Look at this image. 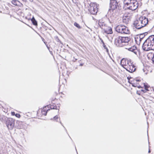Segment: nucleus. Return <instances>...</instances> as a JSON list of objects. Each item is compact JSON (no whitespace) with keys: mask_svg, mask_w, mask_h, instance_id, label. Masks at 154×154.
Instances as JSON below:
<instances>
[{"mask_svg":"<svg viewBox=\"0 0 154 154\" xmlns=\"http://www.w3.org/2000/svg\"><path fill=\"white\" fill-rule=\"evenodd\" d=\"M142 48L144 51L154 50V35L149 36L143 44Z\"/></svg>","mask_w":154,"mask_h":154,"instance_id":"obj_1","label":"nucleus"},{"mask_svg":"<svg viewBox=\"0 0 154 154\" xmlns=\"http://www.w3.org/2000/svg\"><path fill=\"white\" fill-rule=\"evenodd\" d=\"M148 20L145 17L141 16L137 18L133 23L134 28L139 29L145 26L148 23Z\"/></svg>","mask_w":154,"mask_h":154,"instance_id":"obj_2","label":"nucleus"},{"mask_svg":"<svg viewBox=\"0 0 154 154\" xmlns=\"http://www.w3.org/2000/svg\"><path fill=\"white\" fill-rule=\"evenodd\" d=\"M117 8L118 9H121V5L119 1H118L116 0H110L109 11L112 10L113 11V10Z\"/></svg>","mask_w":154,"mask_h":154,"instance_id":"obj_3","label":"nucleus"},{"mask_svg":"<svg viewBox=\"0 0 154 154\" xmlns=\"http://www.w3.org/2000/svg\"><path fill=\"white\" fill-rule=\"evenodd\" d=\"M89 6V10L90 13L93 15L96 14L98 11V5L97 4L95 3L91 2Z\"/></svg>","mask_w":154,"mask_h":154,"instance_id":"obj_4","label":"nucleus"},{"mask_svg":"<svg viewBox=\"0 0 154 154\" xmlns=\"http://www.w3.org/2000/svg\"><path fill=\"white\" fill-rule=\"evenodd\" d=\"M15 121V119L11 118H6V124L9 130H12L13 129L14 126Z\"/></svg>","mask_w":154,"mask_h":154,"instance_id":"obj_5","label":"nucleus"},{"mask_svg":"<svg viewBox=\"0 0 154 154\" xmlns=\"http://www.w3.org/2000/svg\"><path fill=\"white\" fill-rule=\"evenodd\" d=\"M138 2L135 0H133L129 6L127 7V9H128L131 10H135L137 7L138 6L137 5Z\"/></svg>","mask_w":154,"mask_h":154,"instance_id":"obj_6","label":"nucleus"},{"mask_svg":"<svg viewBox=\"0 0 154 154\" xmlns=\"http://www.w3.org/2000/svg\"><path fill=\"white\" fill-rule=\"evenodd\" d=\"M120 36L116 37L115 39V44L117 47H122L126 45V44H123L122 43Z\"/></svg>","mask_w":154,"mask_h":154,"instance_id":"obj_7","label":"nucleus"},{"mask_svg":"<svg viewBox=\"0 0 154 154\" xmlns=\"http://www.w3.org/2000/svg\"><path fill=\"white\" fill-rule=\"evenodd\" d=\"M124 68L127 71L131 73L135 71L136 69L135 66L132 63H131V65H129L128 66H127L126 67H124Z\"/></svg>","mask_w":154,"mask_h":154,"instance_id":"obj_8","label":"nucleus"},{"mask_svg":"<svg viewBox=\"0 0 154 154\" xmlns=\"http://www.w3.org/2000/svg\"><path fill=\"white\" fill-rule=\"evenodd\" d=\"M128 51H131L134 53L136 55H137V53L138 52L139 54L140 55V51L139 49H138L137 47L135 46H133L131 48L128 49Z\"/></svg>","mask_w":154,"mask_h":154,"instance_id":"obj_9","label":"nucleus"},{"mask_svg":"<svg viewBox=\"0 0 154 154\" xmlns=\"http://www.w3.org/2000/svg\"><path fill=\"white\" fill-rule=\"evenodd\" d=\"M120 38L121 40L122 43L123 44L124 43H127L130 41L131 38L128 37H121Z\"/></svg>","mask_w":154,"mask_h":154,"instance_id":"obj_10","label":"nucleus"},{"mask_svg":"<svg viewBox=\"0 0 154 154\" xmlns=\"http://www.w3.org/2000/svg\"><path fill=\"white\" fill-rule=\"evenodd\" d=\"M133 0H124L123 1L124 4L125 5L124 8H125V10L127 9V7L129 6L131 3L132 2Z\"/></svg>","mask_w":154,"mask_h":154,"instance_id":"obj_11","label":"nucleus"},{"mask_svg":"<svg viewBox=\"0 0 154 154\" xmlns=\"http://www.w3.org/2000/svg\"><path fill=\"white\" fill-rule=\"evenodd\" d=\"M12 3L15 6L21 7L23 5L22 4L17 0H12Z\"/></svg>","mask_w":154,"mask_h":154,"instance_id":"obj_12","label":"nucleus"},{"mask_svg":"<svg viewBox=\"0 0 154 154\" xmlns=\"http://www.w3.org/2000/svg\"><path fill=\"white\" fill-rule=\"evenodd\" d=\"M124 61H125V67H127V66H128L127 65H131V60H125V59H122L121 61V63H122V62H123Z\"/></svg>","mask_w":154,"mask_h":154,"instance_id":"obj_13","label":"nucleus"},{"mask_svg":"<svg viewBox=\"0 0 154 154\" xmlns=\"http://www.w3.org/2000/svg\"><path fill=\"white\" fill-rule=\"evenodd\" d=\"M129 21H130V19L128 17H123V23H125V24H127L128 23Z\"/></svg>","mask_w":154,"mask_h":154,"instance_id":"obj_14","label":"nucleus"},{"mask_svg":"<svg viewBox=\"0 0 154 154\" xmlns=\"http://www.w3.org/2000/svg\"><path fill=\"white\" fill-rule=\"evenodd\" d=\"M29 20H31L32 22V23L35 26H37V25H38L37 22V21L35 20V18L34 17H32V18L29 19Z\"/></svg>","mask_w":154,"mask_h":154,"instance_id":"obj_15","label":"nucleus"},{"mask_svg":"<svg viewBox=\"0 0 154 154\" xmlns=\"http://www.w3.org/2000/svg\"><path fill=\"white\" fill-rule=\"evenodd\" d=\"M123 31L122 33L127 34L129 33L130 32V31L128 28L125 26H124Z\"/></svg>","mask_w":154,"mask_h":154,"instance_id":"obj_16","label":"nucleus"},{"mask_svg":"<svg viewBox=\"0 0 154 154\" xmlns=\"http://www.w3.org/2000/svg\"><path fill=\"white\" fill-rule=\"evenodd\" d=\"M104 32L107 34H111L112 33V29L110 27H109L108 29L104 30Z\"/></svg>","mask_w":154,"mask_h":154,"instance_id":"obj_17","label":"nucleus"},{"mask_svg":"<svg viewBox=\"0 0 154 154\" xmlns=\"http://www.w3.org/2000/svg\"><path fill=\"white\" fill-rule=\"evenodd\" d=\"M122 25H118L115 28L116 31L119 33H120L121 31L122 30Z\"/></svg>","mask_w":154,"mask_h":154,"instance_id":"obj_18","label":"nucleus"},{"mask_svg":"<svg viewBox=\"0 0 154 154\" xmlns=\"http://www.w3.org/2000/svg\"><path fill=\"white\" fill-rule=\"evenodd\" d=\"M100 40L101 41L102 43L103 44V47L106 50V51L107 53H108L109 52V50H108V49L106 47V45H105V43H104L103 41V40H102V39L101 38H100Z\"/></svg>","mask_w":154,"mask_h":154,"instance_id":"obj_19","label":"nucleus"},{"mask_svg":"<svg viewBox=\"0 0 154 154\" xmlns=\"http://www.w3.org/2000/svg\"><path fill=\"white\" fill-rule=\"evenodd\" d=\"M144 35H143L142 34H140L139 35H137V38H139V41L140 42H141L142 40L143 39V38H144Z\"/></svg>","mask_w":154,"mask_h":154,"instance_id":"obj_20","label":"nucleus"},{"mask_svg":"<svg viewBox=\"0 0 154 154\" xmlns=\"http://www.w3.org/2000/svg\"><path fill=\"white\" fill-rule=\"evenodd\" d=\"M140 81V80L139 79H138L137 78H135L134 79H133V80L131 81V82L134 83L136 84H138V82H139Z\"/></svg>","mask_w":154,"mask_h":154,"instance_id":"obj_21","label":"nucleus"},{"mask_svg":"<svg viewBox=\"0 0 154 154\" xmlns=\"http://www.w3.org/2000/svg\"><path fill=\"white\" fill-rule=\"evenodd\" d=\"M50 107L51 109H57V107L55 104H53V105H51Z\"/></svg>","mask_w":154,"mask_h":154,"instance_id":"obj_22","label":"nucleus"},{"mask_svg":"<svg viewBox=\"0 0 154 154\" xmlns=\"http://www.w3.org/2000/svg\"><path fill=\"white\" fill-rule=\"evenodd\" d=\"M149 90H146L145 89H141V91H137V94L139 95H140V94L138 92H140H140H142L143 93H146L147 92V91H149Z\"/></svg>","mask_w":154,"mask_h":154,"instance_id":"obj_23","label":"nucleus"},{"mask_svg":"<svg viewBox=\"0 0 154 154\" xmlns=\"http://www.w3.org/2000/svg\"><path fill=\"white\" fill-rule=\"evenodd\" d=\"M45 108H46V107H44L43 109L42 110V112L43 115L46 116L47 113V112L46 111V109H45Z\"/></svg>","mask_w":154,"mask_h":154,"instance_id":"obj_24","label":"nucleus"},{"mask_svg":"<svg viewBox=\"0 0 154 154\" xmlns=\"http://www.w3.org/2000/svg\"><path fill=\"white\" fill-rule=\"evenodd\" d=\"M6 118H7V117L2 116H0V120L1 121H3V120H5L6 121Z\"/></svg>","mask_w":154,"mask_h":154,"instance_id":"obj_25","label":"nucleus"},{"mask_svg":"<svg viewBox=\"0 0 154 154\" xmlns=\"http://www.w3.org/2000/svg\"><path fill=\"white\" fill-rule=\"evenodd\" d=\"M74 25L75 26L79 29H80L82 28V27L80 26L76 22H75L74 23Z\"/></svg>","mask_w":154,"mask_h":154,"instance_id":"obj_26","label":"nucleus"},{"mask_svg":"<svg viewBox=\"0 0 154 154\" xmlns=\"http://www.w3.org/2000/svg\"><path fill=\"white\" fill-rule=\"evenodd\" d=\"M131 84L132 85V86L134 87H137L138 86V85L139 84H136L133 82H131Z\"/></svg>","mask_w":154,"mask_h":154,"instance_id":"obj_27","label":"nucleus"},{"mask_svg":"<svg viewBox=\"0 0 154 154\" xmlns=\"http://www.w3.org/2000/svg\"><path fill=\"white\" fill-rule=\"evenodd\" d=\"M103 25L104 26L105 25V24L104 23H102L100 22H99V25L100 27L102 29H103Z\"/></svg>","mask_w":154,"mask_h":154,"instance_id":"obj_28","label":"nucleus"},{"mask_svg":"<svg viewBox=\"0 0 154 154\" xmlns=\"http://www.w3.org/2000/svg\"><path fill=\"white\" fill-rule=\"evenodd\" d=\"M58 116L56 115L54 117V118H53V119H52L53 120H57L58 119Z\"/></svg>","mask_w":154,"mask_h":154,"instance_id":"obj_29","label":"nucleus"},{"mask_svg":"<svg viewBox=\"0 0 154 154\" xmlns=\"http://www.w3.org/2000/svg\"><path fill=\"white\" fill-rule=\"evenodd\" d=\"M144 87L145 89L146 90H148V88H149V87L147 85H146L144 83Z\"/></svg>","mask_w":154,"mask_h":154,"instance_id":"obj_30","label":"nucleus"},{"mask_svg":"<svg viewBox=\"0 0 154 154\" xmlns=\"http://www.w3.org/2000/svg\"><path fill=\"white\" fill-rule=\"evenodd\" d=\"M124 26H122V30L121 31L120 33H122L124 31L123 30L124 29Z\"/></svg>","mask_w":154,"mask_h":154,"instance_id":"obj_31","label":"nucleus"},{"mask_svg":"<svg viewBox=\"0 0 154 154\" xmlns=\"http://www.w3.org/2000/svg\"><path fill=\"white\" fill-rule=\"evenodd\" d=\"M15 116L17 117V118H19L20 117V114H18V113H16L15 114Z\"/></svg>","mask_w":154,"mask_h":154,"instance_id":"obj_32","label":"nucleus"},{"mask_svg":"<svg viewBox=\"0 0 154 154\" xmlns=\"http://www.w3.org/2000/svg\"><path fill=\"white\" fill-rule=\"evenodd\" d=\"M148 33L147 32H145L144 33H141V34H142L143 35H144V37H145V36L147 35L148 34Z\"/></svg>","mask_w":154,"mask_h":154,"instance_id":"obj_33","label":"nucleus"},{"mask_svg":"<svg viewBox=\"0 0 154 154\" xmlns=\"http://www.w3.org/2000/svg\"><path fill=\"white\" fill-rule=\"evenodd\" d=\"M127 78L128 79V82H129V81H130V79H132V78L131 77H127Z\"/></svg>","mask_w":154,"mask_h":154,"instance_id":"obj_34","label":"nucleus"},{"mask_svg":"<svg viewBox=\"0 0 154 154\" xmlns=\"http://www.w3.org/2000/svg\"><path fill=\"white\" fill-rule=\"evenodd\" d=\"M152 61L153 63H154V54L153 55V57L152 58Z\"/></svg>","mask_w":154,"mask_h":154,"instance_id":"obj_35","label":"nucleus"},{"mask_svg":"<svg viewBox=\"0 0 154 154\" xmlns=\"http://www.w3.org/2000/svg\"><path fill=\"white\" fill-rule=\"evenodd\" d=\"M125 61H124L123 62H122V63H121L122 66L125 65Z\"/></svg>","mask_w":154,"mask_h":154,"instance_id":"obj_36","label":"nucleus"},{"mask_svg":"<svg viewBox=\"0 0 154 154\" xmlns=\"http://www.w3.org/2000/svg\"><path fill=\"white\" fill-rule=\"evenodd\" d=\"M45 45H46V46L47 47V48H48V50H49V51H50V48H49V47H48V45L47 44H45Z\"/></svg>","mask_w":154,"mask_h":154,"instance_id":"obj_37","label":"nucleus"},{"mask_svg":"<svg viewBox=\"0 0 154 154\" xmlns=\"http://www.w3.org/2000/svg\"><path fill=\"white\" fill-rule=\"evenodd\" d=\"M56 38H57V41L58 42H59L60 41V40L58 38V37H56Z\"/></svg>","mask_w":154,"mask_h":154,"instance_id":"obj_38","label":"nucleus"},{"mask_svg":"<svg viewBox=\"0 0 154 154\" xmlns=\"http://www.w3.org/2000/svg\"><path fill=\"white\" fill-rule=\"evenodd\" d=\"M15 112H11V115L13 116H14V115H15Z\"/></svg>","mask_w":154,"mask_h":154,"instance_id":"obj_39","label":"nucleus"},{"mask_svg":"<svg viewBox=\"0 0 154 154\" xmlns=\"http://www.w3.org/2000/svg\"><path fill=\"white\" fill-rule=\"evenodd\" d=\"M137 87H138V88H143V87H142L140 85H139L138 86H138H137Z\"/></svg>","mask_w":154,"mask_h":154,"instance_id":"obj_40","label":"nucleus"},{"mask_svg":"<svg viewBox=\"0 0 154 154\" xmlns=\"http://www.w3.org/2000/svg\"><path fill=\"white\" fill-rule=\"evenodd\" d=\"M60 122V123L61 124V125L64 127V128H65V129L66 131H67V130L64 127V126L63 125L62 123H61V122Z\"/></svg>","mask_w":154,"mask_h":154,"instance_id":"obj_41","label":"nucleus"},{"mask_svg":"<svg viewBox=\"0 0 154 154\" xmlns=\"http://www.w3.org/2000/svg\"><path fill=\"white\" fill-rule=\"evenodd\" d=\"M83 63H81L80 64L79 66H83Z\"/></svg>","mask_w":154,"mask_h":154,"instance_id":"obj_42","label":"nucleus"},{"mask_svg":"<svg viewBox=\"0 0 154 154\" xmlns=\"http://www.w3.org/2000/svg\"><path fill=\"white\" fill-rule=\"evenodd\" d=\"M77 60V59H74V60H73V61H74V62H75V61L76 60Z\"/></svg>","mask_w":154,"mask_h":154,"instance_id":"obj_43","label":"nucleus"},{"mask_svg":"<svg viewBox=\"0 0 154 154\" xmlns=\"http://www.w3.org/2000/svg\"><path fill=\"white\" fill-rule=\"evenodd\" d=\"M151 152V150H150V149H149V151H148V153H149Z\"/></svg>","mask_w":154,"mask_h":154,"instance_id":"obj_44","label":"nucleus"},{"mask_svg":"<svg viewBox=\"0 0 154 154\" xmlns=\"http://www.w3.org/2000/svg\"><path fill=\"white\" fill-rule=\"evenodd\" d=\"M131 80H130V81H131ZM129 82V83L130 84H131V81H129V82Z\"/></svg>","mask_w":154,"mask_h":154,"instance_id":"obj_45","label":"nucleus"},{"mask_svg":"<svg viewBox=\"0 0 154 154\" xmlns=\"http://www.w3.org/2000/svg\"><path fill=\"white\" fill-rule=\"evenodd\" d=\"M49 110V109H47V111H48V110Z\"/></svg>","mask_w":154,"mask_h":154,"instance_id":"obj_46","label":"nucleus"},{"mask_svg":"<svg viewBox=\"0 0 154 154\" xmlns=\"http://www.w3.org/2000/svg\"><path fill=\"white\" fill-rule=\"evenodd\" d=\"M147 133L148 132V131H147ZM147 134H148L147 133Z\"/></svg>","mask_w":154,"mask_h":154,"instance_id":"obj_47","label":"nucleus"}]
</instances>
